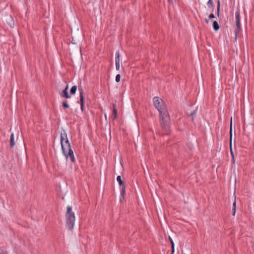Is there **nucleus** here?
Instances as JSON below:
<instances>
[{
  "label": "nucleus",
  "mask_w": 254,
  "mask_h": 254,
  "mask_svg": "<svg viewBox=\"0 0 254 254\" xmlns=\"http://www.w3.org/2000/svg\"><path fill=\"white\" fill-rule=\"evenodd\" d=\"M205 21L206 23H209V20H208V19L207 18H205Z\"/></svg>",
  "instance_id": "25"
},
{
  "label": "nucleus",
  "mask_w": 254,
  "mask_h": 254,
  "mask_svg": "<svg viewBox=\"0 0 254 254\" xmlns=\"http://www.w3.org/2000/svg\"><path fill=\"white\" fill-rule=\"evenodd\" d=\"M212 26H213V28L215 31H217L219 29V28H220L219 25L216 21H214L213 22Z\"/></svg>",
  "instance_id": "12"
},
{
  "label": "nucleus",
  "mask_w": 254,
  "mask_h": 254,
  "mask_svg": "<svg viewBox=\"0 0 254 254\" xmlns=\"http://www.w3.org/2000/svg\"><path fill=\"white\" fill-rule=\"evenodd\" d=\"M207 6L208 7L211 8L213 6V2L212 0H209L207 2Z\"/></svg>",
  "instance_id": "16"
},
{
  "label": "nucleus",
  "mask_w": 254,
  "mask_h": 254,
  "mask_svg": "<svg viewBox=\"0 0 254 254\" xmlns=\"http://www.w3.org/2000/svg\"><path fill=\"white\" fill-rule=\"evenodd\" d=\"M236 200H235L233 204V209L232 210L233 211V215L234 216L235 215V213H236Z\"/></svg>",
  "instance_id": "17"
},
{
  "label": "nucleus",
  "mask_w": 254,
  "mask_h": 254,
  "mask_svg": "<svg viewBox=\"0 0 254 254\" xmlns=\"http://www.w3.org/2000/svg\"><path fill=\"white\" fill-rule=\"evenodd\" d=\"M153 103L154 106L159 111L161 127L163 129L168 131L170 128V119L166 105L162 99L158 97L153 98Z\"/></svg>",
  "instance_id": "1"
},
{
  "label": "nucleus",
  "mask_w": 254,
  "mask_h": 254,
  "mask_svg": "<svg viewBox=\"0 0 254 254\" xmlns=\"http://www.w3.org/2000/svg\"><path fill=\"white\" fill-rule=\"evenodd\" d=\"M197 110V108H196V109L195 110H194L189 115V116L192 117V119H191L192 121H193V117L196 115V112Z\"/></svg>",
  "instance_id": "14"
},
{
  "label": "nucleus",
  "mask_w": 254,
  "mask_h": 254,
  "mask_svg": "<svg viewBox=\"0 0 254 254\" xmlns=\"http://www.w3.org/2000/svg\"><path fill=\"white\" fill-rule=\"evenodd\" d=\"M168 1H169V2H172V0H168Z\"/></svg>",
  "instance_id": "29"
},
{
  "label": "nucleus",
  "mask_w": 254,
  "mask_h": 254,
  "mask_svg": "<svg viewBox=\"0 0 254 254\" xmlns=\"http://www.w3.org/2000/svg\"><path fill=\"white\" fill-rule=\"evenodd\" d=\"M83 108H84V106H81V109L82 110V111H83Z\"/></svg>",
  "instance_id": "28"
},
{
  "label": "nucleus",
  "mask_w": 254,
  "mask_h": 254,
  "mask_svg": "<svg viewBox=\"0 0 254 254\" xmlns=\"http://www.w3.org/2000/svg\"><path fill=\"white\" fill-rule=\"evenodd\" d=\"M117 181L119 183V185L122 187L121 190V195L124 198V194L125 193V185L124 181L122 180L121 177L120 176H118L117 178Z\"/></svg>",
  "instance_id": "4"
},
{
  "label": "nucleus",
  "mask_w": 254,
  "mask_h": 254,
  "mask_svg": "<svg viewBox=\"0 0 254 254\" xmlns=\"http://www.w3.org/2000/svg\"><path fill=\"white\" fill-rule=\"evenodd\" d=\"M65 217L66 225L68 228L71 230L74 227L75 222V215L74 213L72 212V207L70 206H68L67 207Z\"/></svg>",
  "instance_id": "3"
},
{
  "label": "nucleus",
  "mask_w": 254,
  "mask_h": 254,
  "mask_svg": "<svg viewBox=\"0 0 254 254\" xmlns=\"http://www.w3.org/2000/svg\"><path fill=\"white\" fill-rule=\"evenodd\" d=\"M113 115L114 116V119H116L117 118V110L116 109H115L113 110Z\"/></svg>",
  "instance_id": "20"
},
{
  "label": "nucleus",
  "mask_w": 254,
  "mask_h": 254,
  "mask_svg": "<svg viewBox=\"0 0 254 254\" xmlns=\"http://www.w3.org/2000/svg\"><path fill=\"white\" fill-rule=\"evenodd\" d=\"M6 21L10 27H11V28L14 27V22L12 17L11 15H10L9 16H8L7 17V18L6 19Z\"/></svg>",
  "instance_id": "7"
},
{
  "label": "nucleus",
  "mask_w": 254,
  "mask_h": 254,
  "mask_svg": "<svg viewBox=\"0 0 254 254\" xmlns=\"http://www.w3.org/2000/svg\"><path fill=\"white\" fill-rule=\"evenodd\" d=\"M235 16H236V21H240V13L238 11L236 12Z\"/></svg>",
  "instance_id": "18"
},
{
  "label": "nucleus",
  "mask_w": 254,
  "mask_h": 254,
  "mask_svg": "<svg viewBox=\"0 0 254 254\" xmlns=\"http://www.w3.org/2000/svg\"><path fill=\"white\" fill-rule=\"evenodd\" d=\"M61 143L62 151L64 156L66 158L69 157L71 162H74L75 158L73 152L71 148V146L67 137V134L64 131L61 134Z\"/></svg>",
  "instance_id": "2"
},
{
  "label": "nucleus",
  "mask_w": 254,
  "mask_h": 254,
  "mask_svg": "<svg viewBox=\"0 0 254 254\" xmlns=\"http://www.w3.org/2000/svg\"><path fill=\"white\" fill-rule=\"evenodd\" d=\"M67 89H68V86L67 85L65 89L63 91L62 96L63 97H64L65 98H70V96H69L68 93H67Z\"/></svg>",
  "instance_id": "8"
},
{
  "label": "nucleus",
  "mask_w": 254,
  "mask_h": 254,
  "mask_svg": "<svg viewBox=\"0 0 254 254\" xmlns=\"http://www.w3.org/2000/svg\"><path fill=\"white\" fill-rule=\"evenodd\" d=\"M232 162L233 163H234V162H235L234 156H233V157H232Z\"/></svg>",
  "instance_id": "27"
},
{
  "label": "nucleus",
  "mask_w": 254,
  "mask_h": 254,
  "mask_svg": "<svg viewBox=\"0 0 254 254\" xmlns=\"http://www.w3.org/2000/svg\"><path fill=\"white\" fill-rule=\"evenodd\" d=\"M121 79V75L118 74L116 76V81L117 82H119Z\"/></svg>",
  "instance_id": "21"
},
{
  "label": "nucleus",
  "mask_w": 254,
  "mask_h": 254,
  "mask_svg": "<svg viewBox=\"0 0 254 254\" xmlns=\"http://www.w3.org/2000/svg\"><path fill=\"white\" fill-rule=\"evenodd\" d=\"M220 1L218 0L217 2V15L219 16L220 14Z\"/></svg>",
  "instance_id": "15"
},
{
  "label": "nucleus",
  "mask_w": 254,
  "mask_h": 254,
  "mask_svg": "<svg viewBox=\"0 0 254 254\" xmlns=\"http://www.w3.org/2000/svg\"><path fill=\"white\" fill-rule=\"evenodd\" d=\"M15 145L14 134L12 133L10 138V146L12 148Z\"/></svg>",
  "instance_id": "11"
},
{
  "label": "nucleus",
  "mask_w": 254,
  "mask_h": 254,
  "mask_svg": "<svg viewBox=\"0 0 254 254\" xmlns=\"http://www.w3.org/2000/svg\"><path fill=\"white\" fill-rule=\"evenodd\" d=\"M78 90L80 92V106H84V97H83V89L81 87H78Z\"/></svg>",
  "instance_id": "6"
},
{
  "label": "nucleus",
  "mask_w": 254,
  "mask_h": 254,
  "mask_svg": "<svg viewBox=\"0 0 254 254\" xmlns=\"http://www.w3.org/2000/svg\"><path fill=\"white\" fill-rule=\"evenodd\" d=\"M169 240L170 241V242L171 243V246H172V243H174L172 239L170 238V237H169Z\"/></svg>",
  "instance_id": "24"
},
{
  "label": "nucleus",
  "mask_w": 254,
  "mask_h": 254,
  "mask_svg": "<svg viewBox=\"0 0 254 254\" xmlns=\"http://www.w3.org/2000/svg\"><path fill=\"white\" fill-rule=\"evenodd\" d=\"M240 29V21H236V28L235 29V34H236V37H235V41L237 40V34Z\"/></svg>",
  "instance_id": "9"
},
{
  "label": "nucleus",
  "mask_w": 254,
  "mask_h": 254,
  "mask_svg": "<svg viewBox=\"0 0 254 254\" xmlns=\"http://www.w3.org/2000/svg\"><path fill=\"white\" fill-rule=\"evenodd\" d=\"M116 68L117 70L120 69V53L118 51L116 53Z\"/></svg>",
  "instance_id": "5"
},
{
  "label": "nucleus",
  "mask_w": 254,
  "mask_h": 254,
  "mask_svg": "<svg viewBox=\"0 0 254 254\" xmlns=\"http://www.w3.org/2000/svg\"><path fill=\"white\" fill-rule=\"evenodd\" d=\"M209 18L210 19H212V18H215V16H214V14H213V13H211V14H210V15H209Z\"/></svg>",
  "instance_id": "22"
},
{
  "label": "nucleus",
  "mask_w": 254,
  "mask_h": 254,
  "mask_svg": "<svg viewBox=\"0 0 254 254\" xmlns=\"http://www.w3.org/2000/svg\"><path fill=\"white\" fill-rule=\"evenodd\" d=\"M63 106L64 108L66 109L69 108V105H68L67 102L66 100L63 102Z\"/></svg>",
  "instance_id": "19"
},
{
  "label": "nucleus",
  "mask_w": 254,
  "mask_h": 254,
  "mask_svg": "<svg viewBox=\"0 0 254 254\" xmlns=\"http://www.w3.org/2000/svg\"><path fill=\"white\" fill-rule=\"evenodd\" d=\"M230 151L231 154L232 155V157L234 156V154L232 149V143H231V139H232V119H231V125H230Z\"/></svg>",
  "instance_id": "10"
},
{
  "label": "nucleus",
  "mask_w": 254,
  "mask_h": 254,
  "mask_svg": "<svg viewBox=\"0 0 254 254\" xmlns=\"http://www.w3.org/2000/svg\"><path fill=\"white\" fill-rule=\"evenodd\" d=\"M113 110H114L115 109H116V105H115V104H114L113 105Z\"/></svg>",
  "instance_id": "26"
},
{
  "label": "nucleus",
  "mask_w": 254,
  "mask_h": 254,
  "mask_svg": "<svg viewBox=\"0 0 254 254\" xmlns=\"http://www.w3.org/2000/svg\"><path fill=\"white\" fill-rule=\"evenodd\" d=\"M172 247V254H173V253H174V243H172V246H171Z\"/></svg>",
  "instance_id": "23"
},
{
  "label": "nucleus",
  "mask_w": 254,
  "mask_h": 254,
  "mask_svg": "<svg viewBox=\"0 0 254 254\" xmlns=\"http://www.w3.org/2000/svg\"><path fill=\"white\" fill-rule=\"evenodd\" d=\"M77 90V86L76 85L73 86L70 90V93L71 95H74L76 93Z\"/></svg>",
  "instance_id": "13"
}]
</instances>
